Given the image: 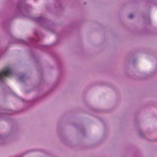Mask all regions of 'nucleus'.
Wrapping results in <instances>:
<instances>
[{
	"label": "nucleus",
	"instance_id": "f03ea898",
	"mask_svg": "<svg viewBox=\"0 0 157 157\" xmlns=\"http://www.w3.org/2000/svg\"><path fill=\"white\" fill-rule=\"evenodd\" d=\"M133 15L132 14H130L128 16V18H132L133 17Z\"/></svg>",
	"mask_w": 157,
	"mask_h": 157
},
{
	"label": "nucleus",
	"instance_id": "f257e3e1",
	"mask_svg": "<svg viewBox=\"0 0 157 157\" xmlns=\"http://www.w3.org/2000/svg\"><path fill=\"white\" fill-rule=\"evenodd\" d=\"M12 75L11 69L9 67H6L0 72V80H2L5 77H8Z\"/></svg>",
	"mask_w": 157,
	"mask_h": 157
}]
</instances>
